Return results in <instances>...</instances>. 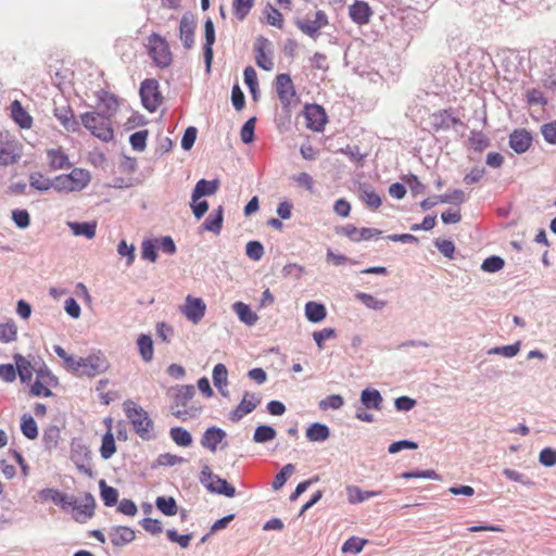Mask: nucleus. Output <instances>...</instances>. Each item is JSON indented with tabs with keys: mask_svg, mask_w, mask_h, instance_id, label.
Segmentation results:
<instances>
[{
	"mask_svg": "<svg viewBox=\"0 0 556 556\" xmlns=\"http://www.w3.org/2000/svg\"><path fill=\"white\" fill-rule=\"evenodd\" d=\"M11 117L23 129L31 128L34 123L33 117L18 100H14L11 103Z\"/></svg>",
	"mask_w": 556,
	"mask_h": 556,
	"instance_id": "5701e85b",
	"label": "nucleus"
},
{
	"mask_svg": "<svg viewBox=\"0 0 556 556\" xmlns=\"http://www.w3.org/2000/svg\"><path fill=\"white\" fill-rule=\"evenodd\" d=\"M179 38L186 49H191L194 43V23L187 16H182L179 23Z\"/></svg>",
	"mask_w": 556,
	"mask_h": 556,
	"instance_id": "bb28decb",
	"label": "nucleus"
},
{
	"mask_svg": "<svg viewBox=\"0 0 556 556\" xmlns=\"http://www.w3.org/2000/svg\"><path fill=\"white\" fill-rule=\"evenodd\" d=\"M117 252L121 256L126 257L127 266H130L135 261V248L134 245L127 244L125 240H122L117 245Z\"/></svg>",
	"mask_w": 556,
	"mask_h": 556,
	"instance_id": "0e129e2a",
	"label": "nucleus"
},
{
	"mask_svg": "<svg viewBox=\"0 0 556 556\" xmlns=\"http://www.w3.org/2000/svg\"><path fill=\"white\" fill-rule=\"evenodd\" d=\"M17 339V326L14 320L0 324V342L10 343Z\"/></svg>",
	"mask_w": 556,
	"mask_h": 556,
	"instance_id": "79ce46f5",
	"label": "nucleus"
},
{
	"mask_svg": "<svg viewBox=\"0 0 556 556\" xmlns=\"http://www.w3.org/2000/svg\"><path fill=\"white\" fill-rule=\"evenodd\" d=\"M277 432L270 426H258L253 434V441L256 443H265L276 438Z\"/></svg>",
	"mask_w": 556,
	"mask_h": 556,
	"instance_id": "de8ad7c7",
	"label": "nucleus"
},
{
	"mask_svg": "<svg viewBox=\"0 0 556 556\" xmlns=\"http://www.w3.org/2000/svg\"><path fill=\"white\" fill-rule=\"evenodd\" d=\"M54 353L63 359L64 367L77 376L93 378L105 372L110 368V363L101 352L91 353L86 357L75 358L60 345H54Z\"/></svg>",
	"mask_w": 556,
	"mask_h": 556,
	"instance_id": "f257e3e1",
	"label": "nucleus"
},
{
	"mask_svg": "<svg viewBox=\"0 0 556 556\" xmlns=\"http://www.w3.org/2000/svg\"><path fill=\"white\" fill-rule=\"evenodd\" d=\"M361 401L366 408L380 409L382 397L378 390L366 389L361 394Z\"/></svg>",
	"mask_w": 556,
	"mask_h": 556,
	"instance_id": "e433bc0d",
	"label": "nucleus"
},
{
	"mask_svg": "<svg viewBox=\"0 0 556 556\" xmlns=\"http://www.w3.org/2000/svg\"><path fill=\"white\" fill-rule=\"evenodd\" d=\"M147 51L155 66L167 68L173 63V53L168 41L157 33H152L147 39Z\"/></svg>",
	"mask_w": 556,
	"mask_h": 556,
	"instance_id": "20e7f679",
	"label": "nucleus"
},
{
	"mask_svg": "<svg viewBox=\"0 0 556 556\" xmlns=\"http://www.w3.org/2000/svg\"><path fill=\"white\" fill-rule=\"evenodd\" d=\"M109 383V379H101L96 388L100 402L104 405H109L111 402L118 397V393L116 391H105V388Z\"/></svg>",
	"mask_w": 556,
	"mask_h": 556,
	"instance_id": "a18cd8bd",
	"label": "nucleus"
},
{
	"mask_svg": "<svg viewBox=\"0 0 556 556\" xmlns=\"http://www.w3.org/2000/svg\"><path fill=\"white\" fill-rule=\"evenodd\" d=\"M255 118L248 119L241 128L240 136L244 143H250L254 139Z\"/></svg>",
	"mask_w": 556,
	"mask_h": 556,
	"instance_id": "69168bd1",
	"label": "nucleus"
},
{
	"mask_svg": "<svg viewBox=\"0 0 556 556\" xmlns=\"http://www.w3.org/2000/svg\"><path fill=\"white\" fill-rule=\"evenodd\" d=\"M21 431L29 440H35L38 437V427L35 419L24 414L21 418Z\"/></svg>",
	"mask_w": 556,
	"mask_h": 556,
	"instance_id": "a19ab883",
	"label": "nucleus"
},
{
	"mask_svg": "<svg viewBox=\"0 0 556 556\" xmlns=\"http://www.w3.org/2000/svg\"><path fill=\"white\" fill-rule=\"evenodd\" d=\"M140 96L143 106L150 112H155L162 103V96L155 79H146L141 83Z\"/></svg>",
	"mask_w": 556,
	"mask_h": 556,
	"instance_id": "f8f14e48",
	"label": "nucleus"
},
{
	"mask_svg": "<svg viewBox=\"0 0 556 556\" xmlns=\"http://www.w3.org/2000/svg\"><path fill=\"white\" fill-rule=\"evenodd\" d=\"M226 432L217 427H210L201 439V445L211 452H216L217 445L225 439Z\"/></svg>",
	"mask_w": 556,
	"mask_h": 556,
	"instance_id": "b1692460",
	"label": "nucleus"
},
{
	"mask_svg": "<svg viewBox=\"0 0 556 556\" xmlns=\"http://www.w3.org/2000/svg\"><path fill=\"white\" fill-rule=\"evenodd\" d=\"M247 255L253 261H260L264 255V248L258 241H250L245 247Z\"/></svg>",
	"mask_w": 556,
	"mask_h": 556,
	"instance_id": "680f3d73",
	"label": "nucleus"
},
{
	"mask_svg": "<svg viewBox=\"0 0 556 556\" xmlns=\"http://www.w3.org/2000/svg\"><path fill=\"white\" fill-rule=\"evenodd\" d=\"M148 135L149 131L147 129L134 132L129 138L132 149L136 151H143L147 146Z\"/></svg>",
	"mask_w": 556,
	"mask_h": 556,
	"instance_id": "6e6d98bb",
	"label": "nucleus"
},
{
	"mask_svg": "<svg viewBox=\"0 0 556 556\" xmlns=\"http://www.w3.org/2000/svg\"><path fill=\"white\" fill-rule=\"evenodd\" d=\"M108 431L102 438L100 454L103 459H109L116 452L114 435L112 433V420L106 419Z\"/></svg>",
	"mask_w": 556,
	"mask_h": 556,
	"instance_id": "cd10ccee",
	"label": "nucleus"
},
{
	"mask_svg": "<svg viewBox=\"0 0 556 556\" xmlns=\"http://www.w3.org/2000/svg\"><path fill=\"white\" fill-rule=\"evenodd\" d=\"M254 2L255 0H233L232 11L235 16L239 21H243L250 13L251 9L254 7Z\"/></svg>",
	"mask_w": 556,
	"mask_h": 556,
	"instance_id": "c03bdc74",
	"label": "nucleus"
},
{
	"mask_svg": "<svg viewBox=\"0 0 556 556\" xmlns=\"http://www.w3.org/2000/svg\"><path fill=\"white\" fill-rule=\"evenodd\" d=\"M459 122L447 110H441L430 115V124L434 131L440 129H448Z\"/></svg>",
	"mask_w": 556,
	"mask_h": 556,
	"instance_id": "4be33fe9",
	"label": "nucleus"
},
{
	"mask_svg": "<svg viewBox=\"0 0 556 556\" xmlns=\"http://www.w3.org/2000/svg\"><path fill=\"white\" fill-rule=\"evenodd\" d=\"M223 207L218 206V208L202 224V229L218 235L223 227Z\"/></svg>",
	"mask_w": 556,
	"mask_h": 556,
	"instance_id": "473e14b6",
	"label": "nucleus"
},
{
	"mask_svg": "<svg viewBox=\"0 0 556 556\" xmlns=\"http://www.w3.org/2000/svg\"><path fill=\"white\" fill-rule=\"evenodd\" d=\"M217 181H208L205 179H201L197 182L191 199L193 200V202H195V200H200L204 195H212L217 191Z\"/></svg>",
	"mask_w": 556,
	"mask_h": 556,
	"instance_id": "7c9ffc66",
	"label": "nucleus"
},
{
	"mask_svg": "<svg viewBox=\"0 0 556 556\" xmlns=\"http://www.w3.org/2000/svg\"><path fill=\"white\" fill-rule=\"evenodd\" d=\"M345 491L350 504L363 503L370 497H375L381 494V491H363L356 485H348Z\"/></svg>",
	"mask_w": 556,
	"mask_h": 556,
	"instance_id": "c85d7f7f",
	"label": "nucleus"
},
{
	"mask_svg": "<svg viewBox=\"0 0 556 556\" xmlns=\"http://www.w3.org/2000/svg\"><path fill=\"white\" fill-rule=\"evenodd\" d=\"M23 155L22 142L10 131H0V165L16 164Z\"/></svg>",
	"mask_w": 556,
	"mask_h": 556,
	"instance_id": "423d86ee",
	"label": "nucleus"
},
{
	"mask_svg": "<svg viewBox=\"0 0 556 556\" xmlns=\"http://www.w3.org/2000/svg\"><path fill=\"white\" fill-rule=\"evenodd\" d=\"M166 535L170 542L177 543L182 548H187L192 539L191 534H178V532L174 529L167 530Z\"/></svg>",
	"mask_w": 556,
	"mask_h": 556,
	"instance_id": "bf43d9fd",
	"label": "nucleus"
},
{
	"mask_svg": "<svg viewBox=\"0 0 556 556\" xmlns=\"http://www.w3.org/2000/svg\"><path fill=\"white\" fill-rule=\"evenodd\" d=\"M155 505L160 511L166 516H174L177 514V504L174 497L159 496L155 501Z\"/></svg>",
	"mask_w": 556,
	"mask_h": 556,
	"instance_id": "49530a36",
	"label": "nucleus"
},
{
	"mask_svg": "<svg viewBox=\"0 0 556 556\" xmlns=\"http://www.w3.org/2000/svg\"><path fill=\"white\" fill-rule=\"evenodd\" d=\"M228 371L224 364L215 365L213 369V382L216 388L222 390L227 386Z\"/></svg>",
	"mask_w": 556,
	"mask_h": 556,
	"instance_id": "864d4df0",
	"label": "nucleus"
},
{
	"mask_svg": "<svg viewBox=\"0 0 556 556\" xmlns=\"http://www.w3.org/2000/svg\"><path fill=\"white\" fill-rule=\"evenodd\" d=\"M58 379L49 370H39L36 380L29 388V394L38 397H50L53 395L51 388L55 387Z\"/></svg>",
	"mask_w": 556,
	"mask_h": 556,
	"instance_id": "ddd939ff",
	"label": "nucleus"
},
{
	"mask_svg": "<svg viewBox=\"0 0 556 556\" xmlns=\"http://www.w3.org/2000/svg\"><path fill=\"white\" fill-rule=\"evenodd\" d=\"M268 46L269 41L264 37H258L255 41V61L257 66L265 71H271L274 68V62L271 58L265 52Z\"/></svg>",
	"mask_w": 556,
	"mask_h": 556,
	"instance_id": "aec40b11",
	"label": "nucleus"
},
{
	"mask_svg": "<svg viewBox=\"0 0 556 556\" xmlns=\"http://www.w3.org/2000/svg\"><path fill=\"white\" fill-rule=\"evenodd\" d=\"M83 125L97 138L102 141L113 139V127L111 119L97 112H87L81 115Z\"/></svg>",
	"mask_w": 556,
	"mask_h": 556,
	"instance_id": "0eeeda50",
	"label": "nucleus"
},
{
	"mask_svg": "<svg viewBox=\"0 0 556 556\" xmlns=\"http://www.w3.org/2000/svg\"><path fill=\"white\" fill-rule=\"evenodd\" d=\"M204 36H205V43L203 47L204 60H205L207 70H210L212 60H213V45L215 42V29H214V24L211 18L205 21Z\"/></svg>",
	"mask_w": 556,
	"mask_h": 556,
	"instance_id": "a878e982",
	"label": "nucleus"
},
{
	"mask_svg": "<svg viewBox=\"0 0 556 556\" xmlns=\"http://www.w3.org/2000/svg\"><path fill=\"white\" fill-rule=\"evenodd\" d=\"M437 199L440 201V203L460 204L465 201V193L459 189H455L452 192L437 195Z\"/></svg>",
	"mask_w": 556,
	"mask_h": 556,
	"instance_id": "052dcab7",
	"label": "nucleus"
},
{
	"mask_svg": "<svg viewBox=\"0 0 556 556\" xmlns=\"http://www.w3.org/2000/svg\"><path fill=\"white\" fill-rule=\"evenodd\" d=\"M124 412L134 427L136 433L144 440L151 438L153 421L148 413L132 401L124 403Z\"/></svg>",
	"mask_w": 556,
	"mask_h": 556,
	"instance_id": "39448f33",
	"label": "nucleus"
},
{
	"mask_svg": "<svg viewBox=\"0 0 556 556\" xmlns=\"http://www.w3.org/2000/svg\"><path fill=\"white\" fill-rule=\"evenodd\" d=\"M532 144V136L526 129H516L509 136V146L516 153L526 152Z\"/></svg>",
	"mask_w": 556,
	"mask_h": 556,
	"instance_id": "6ab92c4d",
	"label": "nucleus"
},
{
	"mask_svg": "<svg viewBox=\"0 0 556 556\" xmlns=\"http://www.w3.org/2000/svg\"><path fill=\"white\" fill-rule=\"evenodd\" d=\"M305 316L312 323H319L326 317V308L317 302H307L305 305Z\"/></svg>",
	"mask_w": 556,
	"mask_h": 556,
	"instance_id": "c9c22d12",
	"label": "nucleus"
},
{
	"mask_svg": "<svg viewBox=\"0 0 556 556\" xmlns=\"http://www.w3.org/2000/svg\"><path fill=\"white\" fill-rule=\"evenodd\" d=\"M367 543V540L358 539L355 536L350 538L346 540L342 545V552L343 553H354L358 554L364 548V545Z\"/></svg>",
	"mask_w": 556,
	"mask_h": 556,
	"instance_id": "4d7b16f0",
	"label": "nucleus"
},
{
	"mask_svg": "<svg viewBox=\"0 0 556 556\" xmlns=\"http://www.w3.org/2000/svg\"><path fill=\"white\" fill-rule=\"evenodd\" d=\"M49 166L53 170L63 169L70 166L68 156L62 149H50L47 151Z\"/></svg>",
	"mask_w": 556,
	"mask_h": 556,
	"instance_id": "c756f323",
	"label": "nucleus"
},
{
	"mask_svg": "<svg viewBox=\"0 0 556 556\" xmlns=\"http://www.w3.org/2000/svg\"><path fill=\"white\" fill-rule=\"evenodd\" d=\"M233 311L238 315L241 321L245 323L247 325H254L257 320V316L255 313L252 312L249 305L244 304L243 302H236L232 305Z\"/></svg>",
	"mask_w": 556,
	"mask_h": 556,
	"instance_id": "4c0bfd02",
	"label": "nucleus"
},
{
	"mask_svg": "<svg viewBox=\"0 0 556 556\" xmlns=\"http://www.w3.org/2000/svg\"><path fill=\"white\" fill-rule=\"evenodd\" d=\"M139 353L144 362H150L153 358L154 349L153 341L150 336L140 334L137 340Z\"/></svg>",
	"mask_w": 556,
	"mask_h": 556,
	"instance_id": "58836bf2",
	"label": "nucleus"
},
{
	"mask_svg": "<svg viewBox=\"0 0 556 556\" xmlns=\"http://www.w3.org/2000/svg\"><path fill=\"white\" fill-rule=\"evenodd\" d=\"M172 440L179 446L187 447L192 443V435L181 427H174L169 431Z\"/></svg>",
	"mask_w": 556,
	"mask_h": 556,
	"instance_id": "37998d69",
	"label": "nucleus"
},
{
	"mask_svg": "<svg viewBox=\"0 0 556 556\" xmlns=\"http://www.w3.org/2000/svg\"><path fill=\"white\" fill-rule=\"evenodd\" d=\"M179 312L187 320L193 325H198L205 316L206 304L201 298L188 294L185 299V303L179 306Z\"/></svg>",
	"mask_w": 556,
	"mask_h": 556,
	"instance_id": "9b49d317",
	"label": "nucleus"
},
{
	"mask_svg": "<svg viewBox=\"0 0 556 556\" xmlns=\"http://www.w3.org/2000/svg\"><path fill=\"white\" fill-rule=\"evenodd\" d=\"M200 481L211 492L223 494L227 497H232L236 494V489L225 479L214 475L208 465H204L202 467Z\"/></svg>",
	"mask_w": 556,
	"mask_h": 556,
	"instance_id": "9d476101",
	"label": "nucleus"
},
{
	"mask_svg": "<svg viewBox=\"0 0 556 556\" xmlns=\"http://www.w3.org/2000/svg\"><path fill=\"white\" fill-rule=\"evenodd\" d=\"M67 225L75 236H84L87 239H92L96 236L97 222H90V223L70 222V223H67Z\"/></svg>",
	"mask_w": 556,
	"mask_h": 556,
	"instance_id": "72a5a7b5",
	"label": "nucleus"
},
{
	"mask_svg": "<svg viewBox=\"0 0 556 556\" xmlns=\"http://www.w3.org/2000/svg\"><path fill=\"white\" fill-rule=\"evenodd\" d=\"M355 296L366 307L371 308V309H382L387 305L386 301L378 300L374 295L365 293V292H358V293H356Z\"/></svg>",
	"mask_w": 556,
	"mask_h": 556,
	"instance_id": "603ef678",
	"label": "nucleus"
},
{
	"mask_svg": "<svg viewBox=\"0 0 556 556\" xmlns=\"http://www.w3.org/2000/svg\"><path fill=\"white\" fill-rule=\"evenodd\" d=\"M542 134L548 143L556 144V122L543 125Z\"/></svg>",
	"mask_w": 556,
	"mask_h": 556,
	"instance_id": "774afa93",
	"label": "nucleus"
},
{
	"mask_svg": "<svg viewBox=\"0 0 556 556\" xmlns=\"http://www.w3.org/2000/svg\"><path fill=\"white\" fill-rule=\"evenodd\" d=\"M109 538L114 546H124L132 542L136 538L135 531L129 527H113L109 532Z\"/></svg>",
	"mask_w": 556,
	"mask_h": 556,
	"instance_id": "412c9836",
	"label": "nucleus"
},
{
	"mask_svg": "<svg viewBox=\"0 0 556 556\" xmlns=\"http://www.w3.org/2000/svg\"><path fill=\"white\" fill-rule=\"evenodd\" d=\"M96 502L90 493H87L81 503L75 498V504L71 505L73 518L80 523L86 522L94 514Z\"/></svg>",
	"mask_w": 556,
	"mask_h": 556,
	"instance_id": "dca6fc26",
	"label": "nucleus"
},
{
	"mask_svg": "<svg viewBox=\"0 0 556 556\" xmlns=\"http://www.w3.org/2000/svg\"><path fill=\"white\" fill-rule=\"evenodd\" d=\"M29 184L33 188L40 191H47L51 188L54 189V179L51 180L40 172H35L30 174Z\"/></svg>",
	"mask_w": 556,
	"mask_h": 556,
	"instance_id": "ea45409f",
	"label": "nucleus"
},
{
	"mask_svg": "<svg viewBox=\"0 0 556 556\" xmlns=\"http://www.w3.org/2000/svg\"><path fill=\"white\" fill-rule=\"evenodd\" d=\"M295 471V467L292 464H287L275 476L271 486L274 490H279L283 486L287 479Z\"/></svg>",
	"mask_w": 556,
	"mask_h": 556,
	"instance_id": "3c124183",
	"label": "nucleus"
},
{
	"mask_svg": "<svg viewBox=\"0 0 556 556\" xmlns=\"http://www.w3.org/2000/svg\"><path fill=\"white\" fill-rule=\"evenodd\" d=\"M337 233L349 238L353 242L369 241L378 238L382 232L376 228H357L352 224L344 225L337 229Z\"/></svg>",
	"mask_w": 556,
	"mask_h": 556,
	"instance_id": "4468645a",
	"label": "nucleus"
},
{
	"mask_svg": "<svg viewBox=\"0 0 556 556\" xmlns=\"http://www.w3.org/2000/svg\"><path fill=\"white\" fill-rule=\"evenodd\" d=\"M170 409L172 414L182 421L199 417L202 413L203 405L195 399L194 387H178L173 395Z\"/></svg>",
	"mask_w": 556,
	"mask_h": 556,
	"instance_id": "f03ea898",
	"label": "nucleus"
},
{
	"mask_svg": "<svg viewBox=\"0 0 556 556\" xmlns=\"http://www.w3.org/2000/svg\"><path fill=\"white\" fill-rule=\"evenodd\" d=\"M54 116L62 124V126L68 131H75L78 127V123L75 119L73 110L70 105H60L54 108Z\"/></svg>",
	"mask_w": 556,
	"mask_h": 556,
	"instance_id": "393cba45",
	"label": "nucleus"
},
{
	"mask_svg": "<svg viewBox=\"0 0 556 556\" xmlns=\"http://www.w3.org/2000/svg\"><path fill=\"white\" fill-rule=\"evenodd\" d=\"M276 91L286 113H290L295 108L300 99L296 96L292 79L289 74H279L276 77Z\"/></svg>",
	"mask_w": 556,
	"mask_h": 556,
	"instance_id": "6e6552de",
	"label": "nucleus"
},
{
	"mask_svg": "<svg viewBox=\"0 0 556 556\" xmlns=\"http://www.w3.org/2000/svg\"><path fill=\"white\" fill-rule=\"evenodd\" d=\"M469 143L473 150L481 152L490 146V140L483 132L477 131L471 132Z\"/></svg>",
	"mask_w": 556,
	"mask_h": 556,
	"instance_id": "5fc2aeb1",
	"label": "nucleus"
},
{
	"mask_svg": "<svg viewBox=\"0 0 556 556\" xmlns=\"http://www.w3.org/2000/svg\"><path fill=\"white\" fill-rule=\"evenodd\" d=\"M91 180L89 170L74 168L70 174L59 175L54 178V190L58 192H79L85 189Z\"/></svg>",
	"mask_w": 556,
	"mask_h": 556,
	"instance_id": "7ed1b4c3",
	"label": "nucleus"
},
{
	"mask_svg": "<svg viewBox=\"0 0 556 556\" xmlns=\"http://www.w3.org/2000/svg\"><path fill=\"white\" fill-rule=\"evenodd\" d=\"M539 462L545 467L556 465V450L551 447L543 448L539 455Z\"/></svg>",
	"mask_w": 556,
	"mask_h": 556,
	"instance_id": "338daca9",
	"label": "nucleus"
},
{
	"mask_svg": "<svg viewBox=\"0 0 556 556\" xmlns=\"http://www.w3.org/2000/svg\"><path fill=\"white\" fill-rule=\"evenodd\" d=\"M329 428L319 422L311 425L306 430V438L312 442H321L329 438Z\"/></svg>",
	"mask_w": 556,
	"mask_h": 556,
	"instance_id": "f704fd0d",
	"label": "nucleus"
},
{
	"mask_svg": "<svg viewBox=\"0 0 556 556\" xmlns=\"http://www.w3.org/2000/svg\"><path fill=\"white\" fill-rule=\"evenodd\" d=\"M305 125L313 131H321L327 123V114L318 104H306L303 111Z\"/></svg>",
	"mask_w": 556,
	"mask_h": 556,
	"instance_id": "2eb2a0df",
	"label": "nucleus"
},
{
	"mask_svg": "<svg viewBox=\"0 0 556 556\" xmlns=\"http://www.w3.org/2000/svg\"><path fill=\"white\" fill-rule=\"evenodd\" d=\"M329 24L328 15L323 10L314 11L295 21V26L308 37L316 39L320 35V30Z\"/></svg>",
	"mask_w": 556,
	"mask_h": 556,
	"instance_id": "1a4fd4ad",
	"label": "nucleus"
},
{
	"mask_svg": "<svg viewBox=\"0 0 556 556\" xmlns=\"http://www.w3.org/2000/svg\"><path fill=\"white\" fill-rule=\"evenodd\" d=\"M372 10L365 1L356 0L349 8V16L357 25H366L369 23Z\"/></svg>",
	"mask_w": 556,
	"mask_h": 556,
	"instance_id": "a211bd4d",
	"label": "nucleus"
},
{
	"mask_svg": "<svg viewBox=\"0 0 556 556\" xmlns=\"http://www.w3.org/2000/svg\"><path fill=\"white\" fill-rule=\"evenodd\" d=\"M101 489V498L106 506H113L117 503L118 492L116 489L106 485L104 480L99 482Z\"/></svg>",
	"mask_w": 556,
	"mask_h": 556,
	"instance_id": "09e8293b",
	"label": "nucleus"
},
{
	"mask_svg": "<svg viewBox=\"0 0 556 556\" xmlns=\"http://www.w3.org/2000/svg\"><path fill=\"white\" fill-rule=\"evenodd\" d=\"M504 261L500 256H491L484 260L481 268L488 273H495L504 267Z\"/></svg>",
	"mask_w": 556,
	"mask_h": 556,
	"instance_id": "e2e57ef3",
	"label": "nucleus"
},
{
	"mask_svg": "<svg viewBox=\"0 0 556 556\" xmlns=\"http://www.w3.org/2000/svg\"><path fill=\"white\" fill-rule=\"evenodd\" d=\"M14 361L16 366L15 370L18 374L21 381L29 382L33 378L34 370L31 363L20 354L14 356Z\"/></svg>",
	"mask_w": 556,
	"mask_h": 556,
	"instance_id": "2f4dec72",
	"label": "nucleus"
},
{
	"mask_svg": "<svg viewBox=\"0 0 556 556\" xmlns=\"http://www.w3.org/2000/svg\"><path fill=\"white\" fill-rule=\"evenodd\" d=\"M361 199L366 203V205L371 210H377L381 205L380 195L374 190H363L361 194Z\"/></svg>",
	"mask_w": 556,
	"mask_h": 556,
	"instance_id": "13d9d810",
	"label": "nucleus"
},
{
	"mask_svg": "<svg viewBox=\"0 0 556 556\" xmlns=\"http://www.w3.org/2000/svg\"><path fill=\"white\" fill-rule=\"evenodd\" d=\"M261 399L254 393H245L240 404L229 414V419L232 422H238L245 415L253 412L258 404Z\"/></svg>",
	"mask_w": 556,
	"mask_h": 556,
	"instance_id": "f3484780",
	"label": "nucleus"
},
{
	"mask_svg": "<svg viewBox=\"0 0 556 556\" xmlns=\"http://www.w3.org/2000/svg\"><path fill=\"white\" fill-rule=\"evenodd\" d=\"M264 14L269 25L279 29L283 27V16L275 7L267 4L264 9Z\"/></svg>",
	"mask_w": 556,
	"mask_h": 556,
	"instance_id": "8fccbe9b",
	"label": "nucleus"
}]
</instances>
